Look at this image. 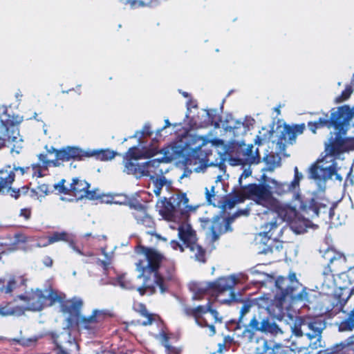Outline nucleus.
I'll return each mask as SVG.
<instances>
[{"label": "nucleus", "instance_id": "1", "mask_svg": "<svg viewBox=\"0 0 354 354\" xmlns=\"http://www.w3.org/2000/svg\"><path fill=\"white\" fill-rule=\"evenodd\" d=\"M248 198L252 199L259 205L268 207L267 214L272 216V220L264 225V237L267 238L265 243L266 248L261 253L267 254L273 252L274 248L278 250L282 248L279 239L282 235L283 222H287L292 228L296 227V220L298 212L295 207L289 205L281 204L274 198L270 187L263 183H250L246 185Z\"/></svg>", "mask_w": 354, "mask_h": 354}, {"label": "nucleus", "instance_id": "2", "mask_svg": "<svg viewBox=\"0 0 354 354\" xmlns=\"http://www.w3.org/2000/svg\"><path fill=\"white\" fill-rule=\"evenodd\" d=\"M297 279L295 272L289 273L288 277L279 276L275 280V287L277 292L272 298L269 294L256 298V304L258 308L266 310L272 317L281 319L284 315V303L286 298L292 301L308 300V292L306 288Z\"/></svg>", "mask_w": 354, "mask_h": 354}, {"label": "nucleus", "instance_id": "3", "mask_svg": "<svg viewBox=\"0 0 354 354\" xmlns=\"http://www.w3.org/2000/svg\"><path fill=\"white\" fill-rule=\"evenodd\" d=\"M295 174L293 180L290 183H286L282 185L285 192H292L294 196L299 199V209L301 212L309 216L310 218H315L320 216H327L328 219L332 220L335 215V208L336 204L330 201L324 196L323 192H314L308 194L307 196H300L298 194L299 189V183L303 178L302 174L299 172L298 168L295 167Z\"/></svg>", "mask_w": 354, "mask_h": 354}, {"label": "nucleus", "instance_id": "4", "mask_svg": "<svg viewBox=\"0 0 354 354\" xmlns=\"http://www.w3.org/2000/svg\"><path fill=\"white\" fill-rule=\"evenodd\" d=\"M136 253L142 254L147 263L140 261L136 263V270L140 272L138 277L151 278L153 276V283L159 288L161 293H165L169 290V282L173 278V269L169 268L163 274L160 270L165 261V256L157 250L138 244L135 248Z\"/></svg>", "mask_w": 354, "mask_h": 354}, {"label": "nucleus", "instance_id": "5", "mask_svg": "<svg viewBox=\"0 0 354 354\" xmlns=\"http://www.w3.org/2000/svg\"><path fill=\"white\" fill-rule=\"evenodd\" d=\"M44 148L46 153H39L37 158L45 169L50 166L58 167L65 162L81 161L86 158L85 150L78 147L67 146L57 149L46 145Z\"/></svg>", "mask_w": 354, "mask_h": 354}, {"label": "nucleus", "instance_id": "6", "mask_svg": "<svg viewBox=\"0 0 354 354\" xmlns=\"http://www.w3.org/2000/svg\"><path fill=\"white\" fill-rule=\"evenodd\" d=\"M258 308L248 324V328L243 331V335L251 338L256 332L274 335L281 333L282 331L268 312Z\"/></svg>", "mask_w": 354, "mask_h": 354}, {"label": "nucleus", "instance_id": "7", "mask_svg": "<svg viewBox=\"0 0 354 354\" xmlns=\"http://www.w3.org/2000/svg\"><path fill=\"white\" fill-rule=\"evenodd\" d=\"M196 207L189 205V198L185 193L173 194L168 200L162 202L161 214L169 218L184 216L194 211Z\"/></svg>", "mask_w": 354, "mask_h": 354}, {"label": "nucleus", "instance_id": "8", "mask_svg": "<svg viewBox=\"0 0 354 354\" xmlns=\"http://www.w3.org/2000/svg\"><path fill=\"white\" fill-rule=\"evenodd\" d=\"M236 281L237 279L235 277H221L215 281L207 283L205 287L197 288L194 290V299L199 300L207 294L218 296L224 292L230 291V300H236L234 287Z\"/></svg>", "mask_w": 354, "mask_h": 354}, {"label": "nucleus", "instance_id": "9", "mask_svg": "<svg viewBox=\"0 0 354 354\" xmlns=\"http://www.w3.org/2000/svg\"><path fill=\"white\" fill-rule=\"evenodd\" d=\"M191 151L185 158V162L188 165L207 164L209 156L212 155L213 144L208 139L194 136L192 139Z\"/></svg>", "mask_w": 354, "mask_h": 354}, {"label": "nucleus", "instance_id": "10", "mask_svg": "<svg viewBox=\"0 0 354 354\" xmlns=\"http://www.w3.org/2000/svg\"><path fill=\"white\" fill-rule=\"evenodd\" d=\"M153 133L149 123H146L141 130L134 133V138H136L138 142L137 146H134V160L151 158L157 153L156 149L153 147L151 143H148Z\"/></svg>", "mask_w": 354, "mask_h": 354}, {"label": "nucleus", "instance_id": "11", "mask_svg": "<svg viewBox=\"0 0 354 354\" xmlns=\"http://www.w3.org/2000/svg\"><path fill=\"white\" fill-rule=\"evenodd\" d=\"M301 326L307 337L313 342L309 344L312 349L321 346L322 333L326 326V323L321 317H306L301 319Z\"/></svg>", "mask_w": 354, "mask_h": 354}, {"label": "nucleus", "instance_id": "12", "mask_svg": "<svg viewBox=\"0 0 354 354\" xmlns=\"http://www.w3.org/2000/svg\"><path fill=\"white\" fill-rule=\"evenodd\" d=\"M352 118V111L348 105H343L331 113L329 119L320 118L317 121L319 128L326 127H334L339 132L344 131V127L347 126Z\"/></svg>", "mask_w": 354, "mask_h": 354}, {"label": "nucleus", "instance_id": "13", "mask_svg": "<svg viewBox=\"0 0 354 354\" xmlns=\"http://www.w3.org/2000/svg\"><path fill=\"white\" fill-rule=\"evenodd\" d=\"M109 313L106 310L95 309L89 316H81L75 323L89 334H95L101 328Z\"/></svg>", "mask_w": 354, "mask_h": 354}, {"label": "nucleus", "instance_id": "14", "mask_svg": "<svg viewBox=\"0 0 354 354\" xmlns=\"http://www.w3.org/2000/svg\"><path fill=\"white\" fill-rule=\"evenodd\" d=\"M202 222L203 227H207L211 223L209 230L212 242L217 241L221 234L232 230L231 224L233 222V217L223 218L216 215L212 219L205 218Z\"/></svg>", "mask_w": 354, "mask_h": 354}, {"label": "nucleus", "instance_id": "15", "mask_svg": "<svg viewBox=\"0 0 354 354\" xmlns=\"http://www.w3.org/2000/svg\"><path fill=\"white\" fill-rule=\"evenodd\" d=\"M170 161L171 158L169 157L164 156L161 158H154L146 161L142 164L134 165V175L137 178L144 176L153 178L155 176L162 175L163 174V170L160 168V165Z\"/></svg>", "mask_w": 354, "mask_h": 354}, {"label": "nucleus", "instance_id": "16", "mask_svg": "<svg viewBox=\"0 0 354 354\" xmlns=\"http://www.w3.org/2000/svg\"><path fill=\"white\" fill-rule=\"evenodd\" d=\"M323 257L328 261L327 266L323 271V274L325 277L329 275L334 277L335 274L344 272V270L340 269L341 266L346 263V258L343 254L337 252L333 249H328Z\"/></svg>", "mask_w": 354, "mask_h": 354}, {"label": "nucleus", "instance_id": "17", "mask_svg": "<svg viewBox=\"0 0 354 354\" xmlns=\"http://www.w3.org/2000/svg\"><path fill=\"white\" fill-rule=\"evenodd\" d=\"M70 195L73 196L77 200L84 198L89 200H95L100 196L95 190H90V184L80 178H73L69 187Z\"/></svg>", "mask_w": 354, "mask_h": 354}, {"label": "nucleus", "instance_id": "18", "mask_svg": "<svg viewBox=\"0 0 354 354\" xmlns=\"http://www.w3.org/2000/svg\"><path fill=\"white\" fill-rule=\"evenodd\" d=\"M22 139L19 136V132L14 124L8 125L1 121L0 123V147L12 145V151L16 147L15 144L21 142Z\"/></svg>", "mask_w": 354, "mask_h": 354}, {"label": "nucleus", "instance_id": "19", "mask_svg": "<svg viewBox=\"0 0 354 354\" xmlns=\"http://www.w3.org/2000/svg\"><path fill=\"white\" fill-rule=\"evenodd\" d=\"M19 299L26 304V308L32 311H40L46 307L45 294L42 290H31L26 295H21Z\"/></svg>", "mask_w": 354, "mask_h": 354}, {"label": "nucleus", "instance_id": "20", "mask_svg": "<svg viewBox=\"0 0 354 354\" xmlns=\"http://www.w3.org/2000/svg\"><path fill=\"white\" fill-rule=\"evenodd\" d=\"M26 282L27 279L24 274H10L7 278L0 279V292L12 295L15 290L26 286Z\"/></svg>", "mask_w": 354, "mask_h": 354}, {"label": "nucleus", "instance_id": "21", "mask_svg": "<svg viewBox=\"0 0 354 354\" xmlns=\"http://www.w3.org/2000/svg\"><path fill=\"white\" fill-rule=\"evenodd\" d=\"M84 301L81 298L74 297L70 299L64 300L60 305L63 313L69 315L68 321L75 322L82 315V309Z\"/></svg>", "mask_w": 354, "mask_h": 354}, {"label": "nucleus", "instance_id": "22", "mask_svg": "<svg viewBox=\"0 0 354 354\" xmlns=\"http://www.w3.org/2000/svg\"><path fill=\"white\" fill-rule=\"evenodd\" d=\"M305 128L304 123L293 126L285 124L279 136L277 144L279 145H285L286 143L292 144L295 142L297 136L303 133Z\"/></svg>", "mask_w": 354, "mask_h": 354}, {"label": "nucleus", "instance_id": "23", "mask_svg": "<svg viewBox=\"0 0 354 354\" xmlns=\"http://www.w3.org/2000/svg\"><path fill=\"white\" fill-rule=\"evenodd\" d=\"M342 133H344L346 130ZM341 132L336 133L335 138L331 137L330 142L326 146V151L330 156H338L342 153H344L348 150L347 145V140L344 138L340 135Z\"/></svg>", "mask_w": 354, "mask_h": 354}, {"label": "nucleus", "instance_id": "24", "mask_svg": "<svg viewBox=\"0 0 354 354\" xmlns=\"http://www.w3.org/2000/svg\"><path fill=\"white\" fill-rule=\"evenodd\" d=\"M178 236L187 248L197 242L196 232L189 224H180L178 226Z\"/></svg>", "mask_w": 354, "mask_h": 354}, {"label": "nucleus", "instance_id": "25", "mask_svg": "<svg viewBox=\"0 0 354 354\" xmlns=\"http://www.w3.org/2000/svg\"><path fill=\"white\" fill-rule=\"evenodd\" d=\"M12 183L9 185L7 187L3 189L2 191L0 192H3L5 189L7 188H9V192L11 197L14 198L15 200L19 198L21 196H29L30 198H32L34 199H36L37 198V192L34 189H30L28 186L24 185L22 186L20 188H11Z\"/></svg>", "mask_w": 354, "mask_h": 354}, {"label": "nucleus", "instance_id": "26", "mask_svg": "<svg viewBox=\"0 0 354 354\" xmlns=\"http://www.w3.org/2000/svg\"><path fill=\"white\" fill-rule=\"evenodd\" d=\"M117 154L115 151L109 149L85 151L86 158L94 156L97 160L101 161L110 160L114 158Z\"/></svg>", "mask_w": 354, "mask_h": 354}, {"label": "nucleus", "instance_id": "27", "mask_svg": "<svg viewBox=\"0 0 354 354\" xmlns=\"http://www.w3.org/2000/svg\"><path fill=\"white\" fill-rule=\"evenodd\" d=\"M243 146L245 147V145L243 144L240 146L243 152V160L249 164L259 163L260 162L261 156L258 149H257L256 151L254 153V147L252 144L248 145L245 149H243Z\"/></svg>", "mask_w": 354, "mask_h": 354}, {"label": "nucleus", "instance_id": "28", "mask_svg": "<svg viewBox=\"0 0 354 354\" xmlns=\"http://www.w3.org/2000/svg\"><path fill=\"white\" fill-rule=\"evenodd\" d=\"M137 312L144 318V319L134 320V325L147 326L151 325L153 323L154 320L153 315L148 312L145 304H140L138 305Z\"/></svg>", "mask_w": 354, "mask_h": 354}, {"label": "nucleus", "instance_id": "29", "mask_svg": "<svg viewBox=\"0 0 354 354\" xmlns=\"http://www.w3.org/2000/svg\"><path fill=\"white\" fill-rule=\"evenodd\" d=\"M274 346L270 345L267 339L259 338L254 346V354H273Z\"/></svg>", "mask_w": 354, "mask_h": 354}, {"label": "nucleus", "instance_id": "30", "mask_svg": "<svg viewBox=\"0 0 354 354\" xmlns=\"http://www.w3.org/2000/svg\"><path fill=\"white\" fill-rule=\"evenodd\" d=\"M57 354H72L74 352L79 351V344L75 339L69 337L68 340L66 342V346H62L58 343H55Z\"/></svg>", "mask_w": 354, "mask_h": 354}, {"label": "nucleus", "instance_id": "31", "mask_svg": "<svg viewBox=\"0 0 354 354\" xmlns=\"http://www.w3.org/2000/svg\"><path fill=\"white\" fill-rule=\"evenodd\" d=\"M324 354H354V344L351 342L336 344L332 351L326 350Z\"/></svg>", "mask_w": 354, "mask_h": 354}, {"label": "nucleus", "instance_id": "32", "mask_svg": "<svg viewBox=\"0 0 354 354\" xmlns=\"http://www.w3.org/2000/svg\"><path fill=\"white\" fill-rule=\"evenodd\" d=\"M71 234L67 232H54L50 235L46 237V243L43 244V246H47L59 241H69Z\"/></svg>", "mask_w": 354, "mask_h": 354}, {"label": "nucleus", "instance_id": "33", "mask_svg": "<svg viewBox=\"0 0 354 354\" xmlns=\"http://www.w3.org/2000/svg\"><path fill=\"white\" fill-rule=\"evenodd\" d=\"M263 161L267 166V169L273 171L276 167L280 166L281 157L277 153L270 152L264 156Z\"/></svg>", "mask_w": 354, "mask_h": 354}, {"label": "nucleus", "instance_id": "34", "mask_svg": "<svg viewBox=\"0 0 354 354\" xmlns=\"http://www.w3.org/2000/svg\"><path fill=\"white\" fill-rule=\"evenodd\" d=\"M188 248L194 254V259L196 261L203 263L207 261L206 250L201 245H198L197 242Z\"/></svg>", "mask_w": 354, "mask_h": 354}, {"label": "nucleus", "instance_id": "35", "mask_svg": "<svg viewBox=\"0 0 354 354\" xmlns=\"http://www.w3.org/2000/svg\"><path fill=\"white\" fill-rule=\"evenodd\" d=\"M354 330V308L351 310L346 319L339 324V331H352Z\"/></svg>", "mask_w": 354, "mask_h": 354}, {"label": "nucleus", "instance_id": "36", "mask_svg": "<svg viewBox=\"0 0 354 354\" xmlns=\"http://www.w3.org/2000/svg\"><path fill=\"white\" fill-rule=\"evenodd\" d=\"M46 307L51 306L56 302L60 303V305L64 301V297L57 293V292L50 290L47 295H45Z\"/></svg>", "mask_w": 354, "mask_h": 354}, {"label": "nucleus", "instance_id": "37", "mask_svg": "<svg viewBox=\"0 0 354 354\" xmlns=\"http://www.w3.org/2000/svg\"><path fill=\"white\" fill-rule=\"evenodd\" d=\"M205 194L207 203L216 207V204L218 203L221 199L216 195L215 186L212 185L210 188L205 187Z\"/></svg>", "mask_w": 354, "mask_h": 354}, {"label": "nucleus", "instance_id": "38", "mask_svg": "<svg viewBox=\"0 0 354 354\" xmlns=\"http://www.w3.org/2000/svg\"><path fill=\"white\" fill-rule=\"evenodd\" d=\"M19 310L18 306H14L11 302L0 304V315L9 316L17 314Z\"/></svg>", "mask_w": 354, "mask_h": 354}, {"label": "nucleus", "instance_id": "39", "mask_svg": "<svg viewBox=\"0 0 354 354\" xmlns=\"http://www.w3.org/2000/svg\"><path fill=\"white\" fill-rule=\"evenodd\" d=\"M124 168L123 171L127 174L133 173V147L129 148L124 156Z\"/></svg>", "mask_w": 354, "mask_h": 354}, {"label": "nucleus", "instance_id": "40", "mask_svg": "<svg viewBox=\"0 0 354 354\" xmlns=\"http://www.w3.org/2000/svg\"><path fill=\"white\" fill-rule=\"evenodd\" d=\"M237 203L236 200L232 197V196L229 194L225 196H223L216 204V207L219 208H222L223 209H232L235 205Z\"/></svg>", "mask_w": 354, "mask_h": 354}, {"label": "nucleus", "instance_id": "41", "mask_svg": "<svg viewBox=\"0 0 354 354\" xmlns=\"http://www.w3.org/2000/svg\"><path fill=\"white\" fill-rule=\"evenodd\" d=\"M14 181V174L6 171H0V192L7 187Z\"/></svg>", "mask_w": 354, "mask_h": 354}, {"label": "nucleus", "instance_id": "42", "mask_svg": "<svg viewBox=\"0 0 354 354\" xmlns=\"http://www.w3.org/2000/svg\"><path fill=\"white\" fill-rule=\"evenodd\" d=\"M230 194L236 200L237 203H242L245 199H248L246 185L242 187L240 189H233Z\"/></svg>", "mask_w": 354, "mask_h": 354}, {"label": "nucleus", "instance_id": "43", "mask_svg": "<svg viewBox=\"0 0 354 354\" xmlns=\"http://www.w3.org/2000/svg\"><path fill=\"white\" fill-rule=\"evenodd\" d=\"M322 180H327L336 174V164L333 163L328 167L321 168Z\"/></svg>", "mask_w": 354, "mask_h": 354}, {"label": "nucleus", "instance_id": "44", "mask_svg": "<svg viewBox=\"0 0 354 354\" xmlns=\"http://www.w3.org/2000/svg\"><path fill=\"white\" fill-rule=\"evenodd\" d=\"M161 0H134V8L156 7L158 6Z\"/></svg>", "mask_w": 354, "mask_h": 354}, {"label": "nucleus", "instance_id": "45", "mask_svg": "<svg viewBox=\"0 0 354 354\" xmlns=\"http://www.w3.org/2000/svg\"><path fill=\"white\" fill-rule=\"evenodd\" d=\"M353 89L352 86L348 84L346 86L345 89L342 91L340 95L335 98V102L336 103H341L344 101L347 100L353 93Z\"/></svg>", "mask_w": 354, "mask_h": 354}, {"label": "nucleus", "instance_id": "46", "mask_svg": "<svg viewBox=\"0 0 354 354\" xmlns=\"http://www.w3.org/2000/svg\"><path fill=\"white\" fill-rule=\"evenodd\" d=\"M254 304L257 305L256 299H254V301L246 300L243 301V305L240 309V320L243 317V316L245 314H247L250 310V308L253 307Z\"/></svg>", "mask_w": 354, "mask_h": 354}, {"label": "nucleus", "instance_id": "47", "mask_svg": "<svg viewBox=\"0 0 354 354\" xmlns=\"http://www.w3.org/2000/svg\"><path fill=\"white\" fill-rule=\"evenodd\" d=\"M273 354H296V351L290 346L277 344L274 346Z\"/></svg>", "mask_w": 354, "mask_h": 354}, {"label": "nucleus", "instance_id": "48", "mask_svg": "<svg viewBox=\"0 0 354 354\" xmlns=\"http://www.w3.org/2000/svg\"><path fill=\"white\" fill-rule=\"evenodd\" d=\"M156 189L154 192L156 195H159L163 186L167 183V179L162 175L157 176L156 178L153 181Z\"/></svg>", "mask_w": 354, "mask_h": 354}, {"label": "nucleus", "instance_id": "49", "mask_svg": "<svg viewBox=\"0 0 354 354\" xmlns=\"http://www.w3.org/2000/svg\"><path fill=\"white\" fill-rule=\"evenodd\" d=\"M140 278L143 279V286L142 287H140L138 288V291L139 292L140 295L142 296L144 295L146 293L147 289H149L151 291V292H155L154 286L149 284L151 278H149V279H147L146 277H140Z\"/></svg>", "mask_w": 354, "mask_h": 354}, {"label": "nucleus", "instance_id": "50", "mask_svg": "<svg viewBox=\"0 0 354 354\" xmlns=\"http://www.w3.org/2000/svg\"><path fill=\"white\" fill-rule=\"evenodd\" d=\"M37 341L36 339L32 338H13L10 340L12 344H19L23 346H30Z\"/></svg>", "mask_w": 354, "mask_h": 354}, {"label": "nucleus", "instance_id": "51", "mask_svg": "<svg viewBox=\"0 0 354 354\" xmlns=\"http://www.w3.org/2000/svg\"><path fill=\"white\" fill-rule=\"evenodd\" d=\"M349 296L347 297L348 298ZM347 299L342 300L339 299L335 304H333V308L331 310L330 315H337L340 312L344 313V307L347 301Z\"/></svg>", "mask_w": 354, "mask_h": 354}, {"label": "nucleus", "instance_id": "52", "mask_svg": "<svg viewBox=\"0 0 354 354\" xmlns=\"http://www.w3.org/2000/svg\"><path fill=\"white\" fill-rule=\"evenodd\" d=\"M321 168L322 167H319L316 164L313 165L309 170L310 178L315 180H322V174H319V172H321Z\"/></svg>", "mask_w": 354, "mask_h": 354}, {"label": "nucleus", "instance_id": "53", "mask_svg": "<svg viewBox=\"0 0 354 354\" xmlns=\"http://www.w3.org/2000/svg\"><path fill=\"white\" fill-rule=\"evenodd\" d=\"M196 323L202 326V327H208L209 329V335H214L216 333V328L212 324H209L205 317H201V318H198V320H196Z\"/></svg>", "mask_w": 354, "mask_h": 354}, {"label": "nucleus", "instance_id": "54", "mask_svg": "<svg viewBox=\"0 0 354 354\" xmlns=\"http://www.w3.org/2000/svg\"><path fill=\"white\" fill-rule=\"evenodd\" d=\"M232 341L233 339L230 336H225L223 340V342L218 344L217 352L220 354H223V351L227 350V344H229L230 346Z\"/></svg>", "mask_w": 354, "mask_h": 354}, {"label": "nucleus", "instance_id": "55", "mask_svg": "<svg viewBox=\"0 0 354 354\" xmlns=\"http://www.w3.org/2000/svg\"><path fill=\"white\" fill-rule=\"evenodd\" d=\"M195 311V320H198V318L203 317V315L208 313V303L207 306H198L194 308Z\"/></svg>", "mask_w": 354, "mask_h": 354}, {"label": "nucleus", "instance_id": "56", "mask_svg": "<svg viewBox=\"0 0 354 354\" xmlns=\"http://www.w3.org/2000/svg\"><path fill=\"white\" fill-rule=\"evenodd\" d=\"M66 180L62 179L57 184L55 185V188L59 191V193L65 195H70L69 187L65 186Z\"/></svg>", "mask_w": 354, "mask_h": 354}, {"label": "nucleus", "instance_id": "57", "mask_svg": "<svg viewBox=\"0 0 354 354\" xmlns=\"http://www.w3.org/2000/svg\"><path fill=\"white\" fill-rule=\"evenodd\" d=\"M117 281L122 288L129 289L131 288V283L127 280L125 274L118 276Z\"/></svg>", "mask_w": 354, "mask_h": 354}, {"label": "nucleus", "instance_id": "58", "mask_svg": "<svg viewBox=\"0 0 354 354\" xmlns=\"http://www.w3.org/2000/svg\"><path fill=\"white\" fill-rule=\"evenodd\" d=\"M42 165H40L39 164H32L31 167L32 170V176H36L38 178L42 177L44 175L42 174V169H46L43 167V163L41 162Z\"/></svg>", "mask_w": 354, "mask_h": 354}, {"label": "nucleus", "instance_id": "59", "mask_svg": "<svg viewBox=\"0 0 354 354\" xmlns=\"http://www.w3.org/2000/svg\"><path fill=\"white\" fill-rule=\"evenodd\" d=\"M30 169L29 167H15L13 169H11L10 166H8L6 169H2L0 170V171H6V172H10L12 171L14 174V179L15 178V171H19L21 174V175H24L25 173H27L28 171Z\"/></svg>", "mask_w": 354, "mask_h": 354}, {"label": "nucleus", "instance_id": "60", "mask_svg": "<svg viewBox=\"0 0 354 354\" xmlns=\"http://www.w3.org/2000/svg\"><path fill=\"white\" fill-rule=\"evenodd\" d=\"M19 216L23 217L26 221L29 220L32 216V209L30 207L21 209Z\"/></svg>", "mask_w": 354, "mask_h": 354}, {"label": "nucleus", "instance_id": "61", "mask_svg": "<svg viewBox=\"0 0 354 354\" xmlns=\"http://www.w3.org/2000/svg\"><path fill=\"white\" fill-rule=\"evenodd\" d=\"M167 354H180L182 349L179 347L173 346L170 344H167L165 346Z\"/></svg>", "mask_w": 354, "mask_h": 354}, {"label": "nucleus", "instance_id": "62", "mask_svg": "<svg viewBox=\"0 0 354 354\" xmlns=\"http://www.w3.org/2000/svg\"><path fill=\"white\" fill-rule=\"evenodd\" d=\"M159 336H160V342L164 347L165 346V345L169 344V342L170 339V336L167 333H166L164 330H162L159 333Z\"/></svg>", "mask_w": 354, "mask_h": 354}, {"label": "nucleus", "instance_id": "63", "mask_svg": "<svg viewBox=\"0 0 354 354\" xmlns=\"http://www.w3.org/2000/svg\"><path fill=\"white\" fill-rule=\"evenodd\" d=\"M250 209L249 208H245L243 209H238L231 217H233V221L234 218L240 216H248L250 214Z\"/></svg>", "mask_w": 354, "mask_h": 354}, {"label": "nucleus", "instance_id": "64", "mask_svg": "<svg viewBox=\"0 0 354 354\" xmlns=\"http://www.w3.org/2000/svg\"><path fill=\"white\" fill-rule=\"evenodd\" d=\"M170 245L171 247L174 250H179L180 252H183L185 251L184 247L182 244L179 243V241L176 240H172L170 241Z\"/></svg>", "mask_w": 354, "mask_h": 354}]
</instances>
